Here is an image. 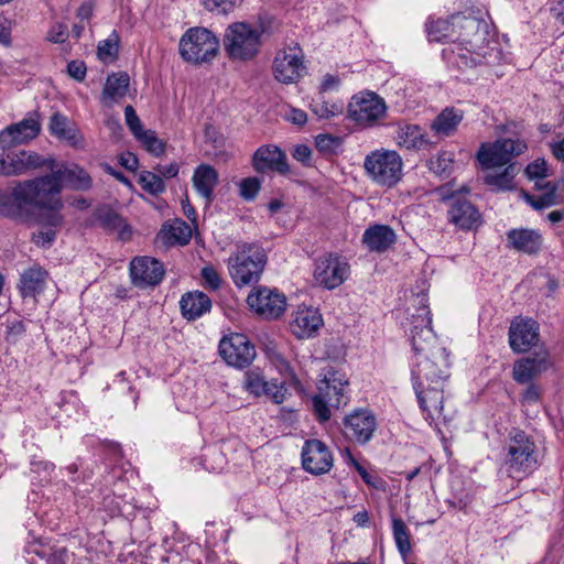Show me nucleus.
I'll list each match as a JSON object with an SVG mask.
<instances>
[{
  "mask_svg": "<svg viewBox=\"0 0 564 564\" xmlns=\"http://www.w3.org/2000/svg\"><path fill=\"white\" fill-rule=\"evenodd\" d=\"M64 183L74 191H88L93 186L90 175L79 165L68 166L52 156H37V238L42 239V246H50L63 226Z\"/></svg>",
  "mask_w": 564,
  "mask_h": 564,
  "instance_id": "1",
  "label": "nucleus"
},
{
  "mask_svg": "<svg viewBox=\"0 0 564 564\" xmlns=\"http://www.w3.org/2000/svg\"><path fill=\"white\" fill-rule=\"evenodd\" d=\"M454 25L457 28L454 45L443 50L449 64L459 69H471L499 57L498 48L490 46L489 25L485 20L458 13L454 14Z\"/></svg>",
  "mask_w": 564,
  "mask_h": 564,
  "instance_id": "2",
  "label": "nucleus"
},
{
  "mask_svg": "<svg viewBox=\"0 0 564 564\" xmlns=\"http://www.w3.org/2000/svg\"><path fill=\"white\" fill-rule=\"evenodd\" d=\"M364 169L375 184L391 188L402 178L403 161L397 151L382 148L366 155Z\"/></svg>",
  "mask_w": 564,
  "mask_h": 564,
  "instance_id": "3",
  "label": "nucleus"
},
{
  "mask_svg": "<svg viewBox=\"0 0 564 564\" xmlns=\"http://www.w3.org/2000/svg\"><path fill=\"white\" fill-rule=\"evenodd\" d=\"M267 254L263 248L245 245L228 259V268L234 283L241 288L257 283L264 270Z\"/></svg>",
  "mask_w": 564,
  "mask_h": 564,
  "instance_id": "4",
  "label": "nucleus"
},
{
  "mask_svg": "<svg viewBox=\"0 0 564 564\" xmlns=\"http://www.w3.org/2000/svg\"><path fill=\"white\" fill-rule=\"evenodd\" d=\"M348 381L333 368L325 371L324 378L318 384V393L312 399L314 412L321 422L330 419L329 406L340 408L348 403V397L345 394V387Z\"/></svg>",
  "mask_w": 564,
  "mask_h": 564,
  "instance_id": "5",
  "label": "nucleus"
},
{
  "mask_svg": "<svg viewBox=\"0 0 564 564\" xmlns=\"http://www.w3.org/2000/svg\"><path fill=\"white\" fill-rule=\"evenodd\" d=\"M535 444L522 431L511 437L505 459V470L509 477L522 480L536 468Z\"/></svg>",
  "mask_w": 564,
  "mask_h": 564,
  "instance_id": "6",
  "label": "nucleus"
},
{
  "mask_svg": "<svg viewBox=\"0 0 564 564\" xmlns=\"http://www.w3.org/2000/svg\"><path fill=\"white\" fill-rule=\"evenodd\" d=\"M443 200L452 199V204L447 212L448 221L460 230H474L481 225V215L478 208L469 200L455 197V193H468L466 186H462L458 191L453 189L452 184H445L437 189Z\"/></svg>",
  "mask_w": 564,
  "mask_h": 564,
  "instance_id": "7",
  "label": "nucleus"
},
{
  "mask_svg": "<svg viewBox=\"0 0 564 564\" xmlns=\"http://www.w3.org/2000/svg\"><path fill=\"white\" fill-rule=\"evenodd\" d=\"M260 36L261 32L247 23H234L226 30L224 48L230 58L248 61L258 54Z\"/></svg>",
  "mask_w": 564,
  "mask_h": 564,
  "instance_id": "8",
  "label": "nucleus"
},
{
  "mask_svg": "<svg viewBox=\"0 0 564 564\" xmlns=\"http://www.w3.org/2000/svg\"><path fill=\"white\" fill-rule=\"evenodd\" d=\"M218 50V39L204 28H192L180 40V54L186 62H209Z\"/></svg>",
  "mask_w": 564,
  "mask_h": 564,
  "instance_id": "9",
  "label": "nucleus"
},
{
  "mask_svg": "<svg viewBox=\"0 0 564 564\" xmlns=\"http://www.w3.org/2000/svg\"><path fill=\"white\" fill-rule=\"evenodd\" d=\"M448 354L444 347H435L432 352L419 356L412 370L415 384H444L449 377Z\"/></svg>",
  "mask_w": 564,
  "mask_h": 564,
  "instance_id": "10",
  "label": "nucleus"
},
{
  "mask_svg": "<svg viewBox=\"0 0 564 564\" xmlns=\"http://www.w3.org/2000/svg\"><path fill=\"white\" fill-rule=\"evenodd\" d=\"M386 113L384 100L375 93L355 95L348 105V117L364 128L375 126Z\"/></svg>",
  "mask_w": 564,
  "mask_h": 564,
  "instance_id": "11",
  "label": "nucleus"
},
{
  "mask_svg": "<svg viewBox=\"0 0 564 564\" xmlns=\"http://www.w3.org/2000/svg\"><path fill=\"white\" fill-rule=\"evenodd\" d=\"M527 145L521 140L502 139L494 143L481 144L477 158L482 166L492 169L509 164L517 155L524 152Z\"/></svg>",
  "mask_w": 564,
  "mask_h": 564,
  "instance_id": "12",
  "label": "nucleus"
},
{
  "mask_svg": "<svg viewBox=\"0 0 564 564\" xmlns=\"http://www.w3.org/2000/svg\"><path fill=\"white\" fill-rule=\"evenodd\" d=\"M426 306L417 310L411 317L410 337L413 350L419 355L432 352L435 347H441L432 329V318Z\"/></svg>",
  "mask_w": 564,
  "mask_h": 564,
  "instance_id": "13",
  "label": "nucleus"
},
{
  "mask_svg": "<svg viewBox=\"0 0 564 564\" xmlns=\"http://www.w3.org/2000/svg\"><path fill=\"white\" fill-rule=\"evenodd\" d=\"M219 354L228 365L245 368L254 359L256 349L247 336L235 333L220 340Z\"/></svg>",
  "mask_w": 564,
  "mask_h": 564,
  "instance_id": "14",
  "label": "nucleus"
},
{
  "mask_svg": "<svg viewBox=\"0 0 564 564\" xmlns=\"http://www.w3.org/2000/svg\"><path fill=\"white\" fill-rule=\"evenodd\" d=\"M349 264L336 254L321 257L315 264L314 280L325 289L341 285L349 275Z\"/></svg>",
  "mask_w": 564,
  "mask_h": 564,
  "instance_id": "15",
  "label": "nucleus"
},
{
  "mask_svg": "<svg viewBox=\"0 0 564 564\" xmlns=\"http://www.w3.org/2000/svg\"><path fill=\"white\" fill-rule=\"evenodd\" d=\"M303 57L300 47H290L278 52L273 61L274 78L283 84L299 80L305 72Z\"/></svg>",
  "mask_w": 564,
  "mask_h": 564,
  "instance_id": "16",
  "label": "nucleus"
},
{
  "mask_svg": "<svg viewBox=\"0 0 564 564\" xmlns=\"http://www.w3.org/2000/svg\"><path fill=\"white\" fill-rule=\"evenodd\" d=\"M10 214L22 221L35 220V180L19 182L13 188Z\"/></svg>",
  "mask_w": 564,
  "mask_h": 564,
  "instance_id": "17",
  "label": "nucleus"
},
{
  "mask_svg": "<svg viewBox=\"0 0 564 564\" xmlns=\"http://www.w3.org/2000/svg\"><path fill=\"white\" fill-rule=\"evenodd\" d=\"M414 390L421 410L425 414V420L430 424H436L441 417L447 421V416L443 414L444 402V384H415Z\"/></svg>",
  "mask_w": 564,
  "mask_h": 564,
  "instance_id": "18",
  "label": "nucleus"
},
{
  "mask_svg": "<svg viewBox=\"0 0 564 564\" xmlns=\"http://www.w3.org/2000/svg\"><path fill=\"white\" fill-rule=\"evenodd\" d=\"M303 468L312 475H323L333 467V455L319 440H308L302 449Z\"/></svg>",
  "mask_w": 564,
  "mask_h": 564,
  "instance_id": "19",
  "label": "nucleus"
},
{
  "mask_svg": "<svg viewBox=\"0 0 564 564\" xmlns=\"http://www.w3.org/2000/svg\"><path fill=\"white\" fill-rule=\"evenodd\" d=\"M377 429L375 415L367 410H358L344 420V434L346 438L358 444H366Z\"/></svg>",
  "mask_w": 564,
  "mask_h": 564,
  "instance_id": "20",
  "label": "nucleus"
},
{
  "mask_svg": "<svg viewBox=\"0 0 564 564\" xmlns=\"http://www.w3.org/2000/svg\"><path fill=\"white\" fill-rule=\"evenodd\" d=\"M247 303L251 310L265 318L279 317L286 306L284 295L265 288L250 293Z\"/></svg>",
  "mask_w": 564,
  "mask_h": 564,
  "instance_id": "21",
  "label": "nucleus"
},
{
  "mask_svg": "<svg viewBox=\"0 0 564 564\" xmlns=\"http://www.w3.org/2000/svg\"><path fill=\"white\" fill-rule=\"evenodd\" d=\"M130 276L135 286L143 289L159 284L164 276V269L156 259L139 257L130 263Z\"/></svg>",
  "mask_w": 564,
  "mask_h": 564,
  "instance_id": "22",
  "label": "nucleus"
},
{
  "mask_svg": "<svg viewBox=\"0 0 564 564\" xmlns=\"http://www.w3.org/2000/svg\"><path fill=\"white\" fill-rule=\"evenodd\" d=\"M539 341V325L531 318H517L509 328V344L513 351L525 352Z\"/></svg>",
  "mask_w": 564,
  "mask_h": 564,
  "instance_id": "23",
  "label": "nucleus"
},
{
  "mask_svg": "<svg viewBox=\"0 0 564 564\" xmlns=\"http://www.w3.org/2000/svg\"><path fill=\"white\" fill-rule=\"evenodd\" d=\"M252 165L259 173L276 172L284 175L289 172L286 156L275 145L260 147L253 154Z\"/></svg>",
  "mask_w": 564,
  "mask_h": 564,
  "instance_id": "24",
  "label": "nucleus"
},
{
  "mask_svg": "<svg viewBox=\"0 0 564 564\" xmlns=\"http://www.w3.org/2000/svg\"><path fill=\"white\" fill-rule=\"evenodd\" d=\"M394 141L400 148L417 151L437 144L421 126L414 123H400L395 130Z\"/></svg>",
  "mask_w": 564,
  "mask_h": 564,
  "instance_id": "25",
  "label": "nucleus"
},
{
  "mask_svg": "<svg viewBox=\"0 0 564 564\" xmlns=\"http://www.w3.org/2000/svg\"><path fill=\"white\" fill-rule=\"evenodd\" d=\"M551 366L549 354L541 350L534 356L527 357L513 366V379L519 383H529L546 371Z\"/></svg>",
  "mask_w": 564,
  "mask_h": 564,
  "instance_id": "26",
  "label": "nucleus"
},
{
  "mask_svg": "<svg viewBox=\"0 0 564 564\" xmlns=\"http://www.w3.org/2000/svg\"><path fill=\"white\" fill-rule=\"evenodd\" d=\"M536 189L543 193L540 195L523 194L525 202L535 210L564 204V181H547Z\"/></svg>",
  "mask_w": 564,
  "mask_h": 564,
  "instance_id": "27",
  "label": "nucleus"
},
{
  "mask_svg": "<svg viewBox=\"0 0 564 564\" xmlns=\"http://www.w3.org/2000/svg\"><path fill=\"white\" fill-rule=\"evenodd\" d=\"M35 138V119L28 117L0 132V147L6 150L28 143Z\"/></svg>",
  "mask_w": 564,
  "mask_h": 564,
  "instance_id": "28",
  "label": "nucleus"
},
{
  "mask_svg": "<svg viewBox=\"0 0 564 564\" xmlns=\"http://www.w3.org/2000/svg\"><path fill=\"white\" fill-rule=\"evenodd\" d=\"M323 325L322 315L317 310L311 307H300L290 323L291 332L297 338H308L313 336Z\"/></svg>",
  "mask_w": 564,
  "mask_h": 564,
  "instance_id": "29",
  "label": "nucleus"
},
{
  "mask_svg": "<svg viewBox=\"0 0 564 564\" xmlns=\"http://www.w3.org/2000/svg\"><path fill=\"white\" fill-rule=\"evenodd\" d=\"M508 246L527 254H536L542 247V235L534 229H511L507 232Z\"/></svg>",
  "mask_w": 564,
  "mask_h": 564,
  "instance_id": "30",
  "label": "nucleus"
},
{
  "mask_svg": "<svg viewBox=\"0 0 564 564\" xmlns=\"http://www.w3.org/2000/svg\"><path fill=\"white\" fill-rule=\"evenodd\" d=\"M464 119V111L454 107L443 109L431 122L430 129L437 142L453 135Z\"/></svg>",
  "mask_w": 564,
  "mask_h": 564,
  "instance_id": "31",
  "label": "nucleus"
},
{
  "mask_svg": "<svg viewBox=\"0 0 564 564\" xmlns=\"http://www.w3.org/2000/svg\"><path fill=\"white\" fill-rule=\"evenodd\" d=\"M48 129L52 135L67 142L70 147H80L83 137L76 126L64 115L55 112L50 118Z\"/></svg>",
  "mask_w": 564,
  "mask_h": 564,
  "instance_id": "32",
  "label": "nucleus"
},
{
  "mask_svg": "<svg viewBox=\"0 0 564 564\" xmlns=\"http://www.w3.org/2000/svg\"><path fill=\"white\" fill-rule=\"evenodd\" d=\"M193 186L196 192L210 203L214 198V189L218 185V172L209 164H199L193 174Z\"/></svg>",
  "mask_w": 564,
  "mask_h": 564,
  "instance_id": "33",
  "label": "nucleus"
},
{
  "mask_svg": "<svg viewBox=\"0 0 564 564\" xmlns=\"http://www.w3.org/2000/svg\"><path fill=\"white\" fill-rule=\"evenodd\" d=\"M395 241L394 231L386 225H375L366 229L362 242L370 251L384 252Z\"/></svg>",
  "mask_w": 564,
  "mask_h": 564,
  "instance_id": "34",
  "label": "nucleus"
},
{
  "mask_svg": "<svg viewBox=\"0 0 564 564\" xmlns=\"http://www.w3.org/2000/svg\"><path fill=\"white\" fill-rule=\"evenodd\" d=\"M180 307L186 319L194 321L210 310L212 301L203 292H188L182 296Z\"/></svg>",
  "mask_w": 564,
  "mask_h": 564,
  "instance_id": "35",
  "label": "nucleus"
},
{
  "mask_svg": "<svg viewBox=\"0 0 564 564\" xmlns=\"http://www.w3.org/2000/svg\"><path fill=\"white\" fill-rule=\"evenodd\" d=\"M94 216L98 224L107 231H119L121 239L130 237V228L124 223V219L111 207L100 206L94 212Z\"/></svg>",
  "mask_w": 564,
  "mask_h": 564,
  "instance_id": "36",
  "label": "nucleus"
},
{
  "mask_svg": "<svg viewBox=\"0 0 564 564\" xmlns=\"http://www.w3.org/2000/svg\"><path fill=\"white\" fill-rule=\"evenodd\" d=\"M129 76L127 73H112L107 77L102 89L101 100L109 105L126 96L129 88Z\"/></svg>",
  "mask_w": 564,
  "mask_h": 564,
  "instance_id": "37",
  "label": "nucleus"
},
{
  "mask_svg": "<svg viewBox=\"0 0 564 564\" xmlns=\"http://www.w3.org/2000/svg\"><path fill=\"white\" fill-rule=\"evenodd\" d=\"M192 237L191 227L182 220H175L171 225H163L159 232V238L165 245H186Z\"/></svg>",
  "mask_w": 564,
  "mask_h": 564,
  "instance_id": "38",
  "label": "nucleus"
},
{
  "mask_svg": "<svg viewBox=\"0 0 564 564\" xmlns=\"http://www.w3.org/2000/svg\"><path fill=\"white\" fill-rule=\"evenodd\" d=\"M426 31L430 41L447 42L449 45H454V36L457 33L454 15L451 19L431 20L426 25Z\"/></svg>",
  "mask_w": 564,
  "mask_h": 564,
  "instance_id": "39",
  "label": "nucleus"
},
{
  "mask_svg": "<svg viewBox=\"0 0 564 564\" xmlns=\"http://www.w3.org/2000/svg\"><path fill=\"white\" fill-rule=\"evenodd\" d=\"M517 173L514 164H509L502 172H490L485 176V183L497 191L513 188V178Z\"/></svg>",
  "mask_w": 564,
  "mask_h": 564,
  "instance_id": "40",
  "label": "nucleus"
},
{
  "mask_svg": "<svg viewBox=\"0 0 564 564\" xmlns=\"http://www.w3.org/2000/svg\"><path fill=\"white\" fill-rule=\"evenodd\" d=\"M35 169V155L25 150L11 151V176L22 175Z\"/></svg>",
  "mask_w": 564,
  "mask_h": 564,
  "instance_id": "41",
  "label": "nucleus"
},
{
  "mask_svg": "<svg viewBox=\"0 0 564 564\" xmlns=\"http://www.w3.org/2000/svg\"><path fill=\"white\" fill-rule=\"evenodd\" d=\"M392 531L398 551L405 560L408 554L411 552L412 546L410 541V532L402 519H392Z\"/></svg>",
  "mask_w": 564,
  "mask_h": 564,
  "instance_id": "42",
  "label": "nucleus"
},
{
  "mask_svg": "<svg viewBox=\"0 0 564 564\" xmlns=\"http://www.w3.org/2000/svg\"><path fill=\"white\" fill-rule=\"evenodd\" d=\"M311 109L317 117L329 119L343 112L344 104L327 101L324 99L323 95H319L318 98L313 99Z\"/></svg>",
  "mask_w": 564,
  "mask_h": 564,
  "instance_id": "43",
  "label": "nucleus"
},
{
  "mask_svg": "<svg viewBox=\"0 0 564 564\" xmlns=\"http://www.w3.org/2000/svg\"><path fill=\"white\" fill-rule=\"evenodd\" d=\"M524 174L529 181L534 182V188H541V185L549 175V165L544 159H536L529 163L524 170Z\"/></svg>",
  "mask_w": 564,
  "mask_h": 564,
  "instance_id": "44",
  "label": "nucleus"
},
{
  "mask_svg": "<svg viewBox=\"0 0 564 564\" xmlns=\"http://www.w3.org/2000/svg\"><path fill=\"white\" fill-rule=\"evenodd\" d=\"M142 145L155 156L163 154L165 144L156 137L153 130H142L134 137Z\"/></svg>",
  "mask_w": 564,
  "mask_h": 564,
  "instance_id": "45",
  "label": "nucleus"
},
{
  "mask_svg": "<svg viewBox=\"0 0 564 564\" xmlns=\"http://www.w3.org/2000/svg\"><path fill=\"white\" fill-rule=\"evenodd\" d=\"M139 184L149 194L159 195L165 191V184L156 172H142L139 176Z\"/></svg>",
  "mask_w": 564,
  "mask_h": 564,
  "instance_id": "46",
  "label": "nucleus"
},
{
  "mask_svg": "<svg viewBox=\"0 0 564 564\" xmlns=\"http://www.w3.org/2000/svg\"><path fill=\"white\" fill-rule=\"evenodd\" d=\"M454 163V154L452 152L442 151L437 156L430 159L429 169L436 175L443 176L447 174Z\"/></svg>",
  "mask_w": 564,
  "mask_h": 564,
  "instance_id": "47",
  "label": "nucleus"
},
{
  "mask_svg": "<svg viewBox=\"0 0 564 564\" xmlns=\"http://www.w3.org/2000/svg\"><path fill=\"white\" fill-rule=\"evenodd\" d=\"M243 387L249 393L260 397L265 391L268 381L259 371L252 370L245 373Z\"/></svg>",
  "mask_w": 564,
  "mask_h": 564,
  "instance_id": "48",
  "label": "nucleus"
},
{
  "mask_svg": "<svg viewBox=\"0 0 564 564\" xmlns=\"http://www.w3.org/2000/svg\"><path fill=\"white\" fill-rule=\"evenodd\" d=\"M118 42L119 37L115 32L108 39L99 42L97 47L98 58L104 62L116 58L118 54Z\"/></svg>",
  "mask_w": 564,
  "mask_h": 564,
  "instance_id": "49",
  "label": "nucleus"
},
{
  "mask_svg": "<svg viewBox=\"0 0 564 564\" xmlns=\"http://www.w3.org/2000/svg\"><path fill=\"white\" fill-rule=\"evenodd\" d=\"M18 289L22 297L35 299V269L33 267L22 272Z\"/></svg>",
  "mask_w": 564,
  "mask_h": 564,
  "instance_id": "50",
  "label": "nucleus"
},
{
  "mask_svg": "<svg viewBox=\"0 0 564 564\" xmlns=\"http://www.w3.org/2000/svg\"><path fill=\"white\" fill-rule=\"evenodd\" d=\"M261 188L258 177H247L240 182V195L246 200H253Z\"/></svg>",
  "mask_w": 564,
  "mask_h": 564,
  "instance_id": "51",
  "label": "nucleus"
},
{
  "mask_svg": "<svg viewBox=\"0 0 564 564\" xmlns=\"http://www.w3.org/2000/svg\"><path fill=\"white\" fill-rule=\"evenodd\" d=\"M288 393V389L284 383H278L276 381L268 382V387H265V391H263L262 395L268 397L274 403L281 404L285 400Z\"/></svg>",
  "mask_w": 564,
  "mask_h": 564,
  "instance_id": "52",
  "label": "nucleus"
},
{
  "mask_svg": "<svg viewBox=\"0 0 564 564\" xmlns=\"http://www.w3.org/2000/svg\"><path fill=\"white\" fill-rule=\"evenodd\" d=\"M202 4L208 11L227 14L234 10L236 0H202Z\"/></svg>",
  "mask_w": 564,
  "mask_h": 564,
  "instance_id": "53",
  "label": "nucleus"
},
{
  "mask_svg": "<svg viewBox=\"0 0 564 564\" xmlns=\"http://www.w3.org/2000/svg\"><path fill=\"white\" fill-rule=\"evenodd\" d=\"M124 118L127 126L134 137L143 130L141 121L131 105L124 108Z\"/></svg>",
  "mask_w": 564,
  "mask_h": 564,
  "instance_id": "54",
  "label": "nucleus"
},
{
  "mask_svg": "<svg viewBox=\"0 0 564 564\" xmlns=\"http://www.w3.org/2000/svg\"><path fill=\"white\" fill-rule=\"evenodd\" d=\"M202 278L212 290H218L221 285V279L216 269L212 265L202 269Z\"/></svg>",
  "mask_w": 564,
  "mask_h": 564,
  "instance_id": "55",
  "label": "nucleus"
},
{
  "mask_svg": "<svg viewBox=\"0 0 564 564\" xmlns=\"http://www.w3.org/2000/svg\"><path fill=\"white\" fill-rule=\"evenodd\" d=\"M68 75L77 82H83L86 77L87 67L83 61H70L67 64Z\"/></svg>",
  "mask_w": 564,
  "mask_h": 564,
  "instance_id": "56",
  "label": "nucleus"
},
{
  "mask_svg": "<svg viewBox=\"0 0 564 564\" xmlns=\"http://www.w3.org/2000/svg\"><path fill=\"white\" fill-rule=\"evenodd\" d=\"M68 36L67 25L62 23H56L52 26L47 34V40L53 43H63L66 41Z\"/></svg>",
  "mask_w": 564,
  "mask_h": 564,
  "instance_id": "57",
  "label": "nucleus"
},
{
  "mask_svg": "<svg viewBox=\"0 0 564 564\" xmlns=\"http://www.w3.org/2000/svg\"><path fill=\"white\" fill-rule=\"evenodd\" d=\"M315 143L321 152H332L337 145V139L328 134H318Z\"/></svg>",
  "mask_w": 564,
  "mask_h": 564,
  "instance_id": "58",
  "label": "nucleus"
},
{
  "mask_svg": "<svg viewBox=\"0 0 564 564\" xmlns=\"http://www.w3.org/2000/svg\"><path fill=\"white\" fill-rule=\"evenodd\" d=\"M292 156L299 162L310 164L312 151L305 144H297L293 149Z\"/></svg>",
  "mask_w": 564,
  "mask_h": 564,
  "instance_id": "59",
  "label": "nucleus"
},
{
  "mask_svg": "<svg viewBox=\"0 0 564 564\" xmlns=\"http://www.w3.org/2000/svg\"><path fill=\"white\" fill-rule=\"evenodd\" d=\"M541 398V388L530 383L523 392L522 399L525 403H536Z\"/></svg>",
  "mask_w": 564,
  "mask_h": 564,
  "instance_id": "60",
  "label": "nucleus"
},
{
  "mask_svg": "<svg viewBox=\"0 0 564 564\" xmlns=\"http://www.w3.org/2000/svg\"><path fill=\"white\" fill-rule=\"evenodd\" d=\"M155 171L161 175V177L172 178L177 176L180 166L176 162L170 163L167 165L159 164L155 166Z\"/></svg>",
  "mask_w": 564,
  "mask_h": 564,
  "instance_id": "61",
  "label": "nucleus"
},
{
  "mask_svg": "<svg viewBox=\"0 0 564 564\" xmlns=\"http://www.w3.org/2000/svg\"><path fill=\"white\" fill-rule=\"evenodd\" d=\"M120 163L129 171H134L138 167V159L134 154L130 152L121 154Z\"/></svg>",
  "mask_w": 564,
  "mask_h": 564,
  "instance_id": "62",
  "label": "nucleus"
},
{
  "mask_svg": "<svg viewBox=\"0 0 564 564\" xmlns=\"http://www.w3.org/2000/svg\"><path fill=\"white\" fill-rule=\"evenodd\" d=\"M94 12V3L91 1L84 2L77 10V18L80 20H90Z\"/></svg>",
  "mask_w": 564,
  "mask_h": 564,
  "instance_id": "63",
  "label": "nucleus"
},
{
  "mask_svg": "<svg viewBox=\"0 0 564 564\" xmlns=\"http://www.w3.org/2000/svg\"><path fill=\"white\" fill-rule=\"evenodd\" d=\"M552 154L561 162H564V138L560 141L551 143Z\"/></svg>",
  "mask_w": 564,
  "mask_h": 564,
  "instance_id": "64",
  "label": "nucleus"
}]
</instances>
